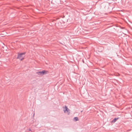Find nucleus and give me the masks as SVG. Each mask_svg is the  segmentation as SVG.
<instances>
[{
  "mask_svg": "<svg viewBox=\"0 0 132 132\" xmlns=\"http://www.w3.org/2000/svg\"><path fill=\"white\" fill-rule=\"evenodd\" d=\"M26 53L25 52H23L21 53H18V56L17 57V59H19L20 60H22L24 59L25 56V54Z\"/></svg>",
  "mask_w": 132,
  "mask_h": 132,
  "instance_id": "f257e3e1",
  "label": "nucleus"
},
{
  "mask_svg": "<svg viewBox=\"0 0 132 132\" xmlns=\"http://www.w3.org/2000/svg\"><path fill=\"white\" fill-rule=\"evenodd\" d=\"M63 111L64 113H66V112H67V113L68 115H69L70 114V110L66 106H65L64 107V109L63 110Z\"/></svg>",
  "mask_w": 132,
  "mask_h": 132,
  "instance_id": "f03ea898",
  "label": "nucleus"
},
{
  "mask_svg": "<svg viewBox=\"0 0 132 132\" xmlns=\"http://www.w3.org/2000/svg\"><path fill=\"white\" fill-rule=\"evenodd\" d=\"M45 71L44 70L42 71H38L36 72V73L38 75H43L45 74Z\"/></svg>",
  "mask_w": 132,
  "mask_h": 132,
  "instance_id": "7ed1b4c3",
  "label": "nucleus"
},
{
  "mask_svg": "<svg viewBox=\"0 0 132 132\" xmlns=\"http://www.w3.org/2000/svg\"><path fill=\"white\" fill-rule=\"evenodd\" d=\"M118 119V118H114V119L111 122L113 123H114Z\"/></svg>",
  "mask_w": 132,
  "mask_h": 132,
  "instance_id": "20e7f679",
  "label": "nucleus"
},
{
  "mask_svg": "<svg viewBox=\"0 0 132 132\" xmlns=\"http://www.w3.org/2000/svg\"><path fill=\"white\" fill-rule=\"evenodd\" d=\"M73 120L75 121H78V118L77 117L74 118H73Z\"/></svg>",
  "mask_w": 132,
  "mask_h": 132,
  "instance_id": "39448f33",
  "label": "nucleus"
},
{
  "mask_svg": "<svg viewBox=\"0 0 132 132\" xmlns=\"http://www.w3.org/2000/svg\"><path fill=\"white\" fill-rule=\"evenodd\" d=\"M29 131H31V129H29Z\"/></svg>",
  "mask_w": 132,
  "mask_h": 132,
  "instance_id": "423d86ee",
  "label": "nucleus"
}]
</instances>
